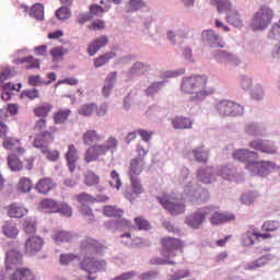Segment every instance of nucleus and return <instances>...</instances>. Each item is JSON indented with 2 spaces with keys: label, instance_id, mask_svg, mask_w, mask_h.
I'll use <instances>...</instances> for the list:
<instances>
[{
  "label": "nucleus",
  "instance_id": "nucleus-55",
  "mask_svg": "<svg viewBox=\"0 0 280 280\" xmlns=\"http://www.w3.org/2000/svg\"><path fill=\"white\" fill-rule=\"evenodd\" d=\"M266 95V91L264 90V85L257 83L254 89L250 91V97L253 100H264V96Z\"/></svg>",
  "mask_w": 280,
  "mask_h": 280
},
{
  "label": "nucleus",
  "instance_id": "nucleus-64",
  "mask_svg": "<svg viewBox=\"0 0 280 280\" xmlns=\"http://www.w3.org/2000/svg\"><path fill=\"white\" fill-rule=\"evenodd\" d=\"M280 228L278 221H266L262 224V231H267V233L275 232Z\"/></svg>",
  "mask_w": 280,
  "mask_h": 280
},
{
  "label": "nucleus",
  "instance_id": "nucleus-44",
  "mask_svg": "<svg viewBox=\"0 0 280 280\" xmlns=\"http://www.w3.org/2000/svg\"><path fill=\"white\" fill-rule=\"evenodd\" d=\"M102 144L105 148L106 152L115 154V152H117V148H119V140H117L114 136H109Z\"/></svg>",
  "mask_w": 280,
  "mask_h": 280
},
{
  "label": "nucleus",
  "instance_id": "nucleus-14",
  "mask_svg": "<svg viewBox=\"0 0 280 280\" xmlns=\"http://www.w3.org/2000/svg\"><path fill=\"white\" fill-rule=\"evenodd\" d=\"M217 176H221L223 180H229V183H243L244 174L237 171V167L232 164L220 165L217 167Z\"/></svg>",
  "mask_w": 280,
  "mask_h": 280
},
{
  "label": "nucleus",
  "instance_id": "nucleus-45",
  "mask_svg": "<svg viewBox=\"0 0 280 280\" xmlns=\"http://www.w3.org/2000/svg\"><path fill=\"white\" fill-rule=\"evenodd\" d=\"M8 165L11 172H21V170H23V162L19 160L16 154H10L8 156Z\"/></svg>",
  "mask_w": 280,
  "mask_h": 280
},
{
  "label": "nucleus",
  "instance_id": "nucleus-13",
  "mask_svg": "<svg viewBox=\"0 0 280 280\" xmlns=\"http://www.w3.org/2000/svg\"><path fill=\"white\" fill-rule=\"evenodd\" d=\"M158 200L171 215H180L182 213H185V201H178V199L172 198L170 195L158 197Z\"/></svg>",
  "mask_w": 280,
  "mask_h": 280
},
{
  "label": "nucleus",
  "instance_id": "nucleus-35",
  "mask_svg": "<svg viewBox=\"0 0 280 280\" xmlns=\"http://www.w3.org/2000/svg\"><path fill=\"white\" fill-rule=\"evenodd\" d=\"M275 259V255L272 254H267L252 262H248L245 266V270H257L258 268H264L269 261H272Z\"/></svg>",
  "mask_w": 280,
  "mask_h": 280
},
{
  "label": "nucleus",
  "instance_id": "nucleus-41",
  "mask_svg": "<svg viewBox=\"0 0 280 280\" xmlns=\"http://www.w3.org/2000/svg\"><path fill=\"white\" fill-rule=\"evenodd\" d=\"M257 240V232L255 230H248L241 236V244L243 246H253Z\"/></svg>",
  "mask_w": 280,
  "mask_h": 280
},
{
  "label": "nucleus",
  "instance_id": "nucleus-62",
  "mask_svg": "<svg viewBox=\"0 0 280 280\" xmlns=\"http://www.w3.org/2000/svg\"><path fill=\"white\" fill-rule=\"evenodd\" d=\"M80 213L88 220V222H94L95 221V215H93V210L89 208L88 206L83 205L80 208Z\"/></svg>",
  "mask_w": 280,
  "mask_h": 280
},
{
  "label": "nucleus",
  "instance_id": "nucleus-37",
  "mask_svg": "<svg viewBox=\"0 0 280 280\" xmlns=\"http://www.w3.org/2000/svg\"><path fill=\"white\" fill-rule=\"evenodd\" d=\"M107 229H110L112 231H126L130 229L131 223L130 221L126 219H117V220H112L106 223Z\"/></svg>",
  "mask_w": 280,
  "mask_h": 280
},
{
  "label": "nucleus",
  "instance_id": "nucleus-8",
  "mask_svg": "<svg viewBox=\"0 0 280 280\" xmlns=\"http://www.w3.org/2000/svg\"><path fill=\"white\" fill-rule=\"evenodd\" d=\"M50 141H54V136L51 132L44 131L35 138L34 148H38L48 161H58V159H60V153L58 151H49L47 148V144Z\"/></svg>",
  "mask_w": 280,
  "mask_h": 280
},
{
  "label": "nucleus",
  "instance_id": "nucleus-21",
  "mask_svg": "<svg viewBox=\"0 0 280 280\" xmlns=\"http://www.w3.org/2000/svg\"><path fill=\"white\" fill-rule=\"evenodd\" d=\"M268 128L262 122L247 121L244 125V132L247 137H266Z\"/></svg>",
  "mask_w": 280,
  "mask_h": 280
},
{
  "label": "nucleus",
  "instance_id": "nucleus-1",
  "mask_svg": "<svg viewBox=\"0 0 280 280\" xmlns=\"http://www.w3.org/2000/svg\"><path fill=\"white\" fill-rule=\"evenodd\" d=\"M179 185L184 189V200L192 202V205H202L210 198L209 190L196 185L194 175L189 173V168L183 167L179 173Z\"/></svg>",
  "mask_w": 280,
  "mask_h": 280
},
{
  "label": "nucleus",
  "instance_id": "nucleus-4",
  "mask_svg": "<svg viewBox=\"0 0 280 280\" xmlns=\"http://www.w3.org/2000/svg\"><path fill=\"white\" fill-rule=\"evenodd\" d=\"M184 246L185 243L176 237L168 236L162 238V256L164 258H154L153 264H156L158 266H164L165 264L168 266H174L176 262L172 259L176 257L178 250L183 253Z\"/></svg>",
  "mask_w": 280,
  "mask_h": 280
},
{
  "label": "nucleus",
  "instance_id": "nucleus-36",
  "mask_svg": "<svg viewBox=\"0 0 280 280\" xmlns=\"http://www.w3.org/2000/svg\"><path fill=\"white\" fill-rule=\"evenodd\" d=\"M77 200L81 205H84V202H108L109 197L106 195H97L96 197H93L86 192H82L77 196Z\"/></svg>",
  "mask_w": 280,
  "mask_h": 280
},
{
  "label": "nucleus",
  "instance_id": "nucleus-43",
  "mask_svg": "<svg viewBox=\"0 0 280 280\" xmlns=\"http://www.w3.org/2000/svg\"><path fill=\"white\" fill-rule=\"evenodd\" d=\"M253 84V77L248 74H241L238 77V86L242 91H252Z\"/></svg>",
  "mask_w": 280,
  "mask_h": 280
},
{
  "label": "nucleus",
  "instance_id": "nucleus-63",
  "mask_svg": "<svg viewBox=\"0 0 280 280\" xmlns=\"http://www.w3.org/2000/svg\"><path fill=\"white\" fill-rule=\"evenodd\" d=\"M115 84H117V71L109 72L104 82L105 86H112L113 89H115Z\"/></svg>",
  "mask_w": 280,
  "mask_h": 280
},
{
  "label": "nucleus",
  "instance_id": "nucleus-2",
  "mask_svg": "<svg viewBox=\"0 0 280 280\" xmlns=\"http://www.w3.org/2000/svg\"><path fill=\"white\" fill-rule=\"evenodd\" d=\"M207 75L192 74L182 78L180 92L184 95H191V102H202L205 97L211 95L213 90H207Z\"/></svg>",
  "mask_w": 280,
  "mask_h": 280
},
{
  "label": "nucleus",
  "instance_id": "nucleus-20",
  "mask_svg": "<svg viewBox=\"0 0 280 280\" xmlns=\"http://www.w3.org/2000/svg\"><path fill=\"white\" fill-rule=\"evenodd\" d=\"M24 54H27V49L23 48L21 50H18L15 52V59L14 63L15 65H27L26 69H40V61L38 59H34L33 56H27L21 58V56H24Z\"/></svg>",
  "mask_w": 280,
  "mask_h": 280
},
{
  "label": "nucleus",
  "instance_id": "nucleus-50",
  "mask_svg": "<svg viewBox=\"0 0 280 280\" xmlns=\"http://www.w3.org/2000/svg\"><path fill=\"white\" fill-rule=\"evenodd\" d=\"M112 5L108 4L106 5L105 8H102L101 5L98 4H92L90 7V14L91 16H103L104 13L108 12L110 10Z\"/></svg>",
  "mask_w": 280,
  "mask_h": 280
},
{
  "label": "nucleus",
  "instance_id": "nucleus-34",
  "mask_svg": "<svg viewBox=\"0 0 280 280\" xmlns=\"http://www.w3.org/2000/svg\"><path fill=\"white\" fill-rule=\"evenodd\" d=\"M108 45V36L102 35L94 39L88 47V54L89 56H95L102 47H106Z\"/></svg>",
  "mask_w": 280,
  "mask_h": 280
},
{
  "label": "nucleus",
  "instance_id": "nucleus-27",
  "mask_svg": "<svg viewBox=\"0 0 280 280\" xmlns=\"http://www.w3.org/2000/svg\"><path fill=\"white\" fill-rule=\"evenodd\" d=\"M232 156L234 161L246 163V165H248V163H253L254 159H257V152L248 149H236L233 151Z\"/></svg>",
  "mask_w": 280,
  "mask_h": 280
},
{
  "label": "nucleus",
  "instance_id": "nucleus-9",
  "mask_svg": "<svg viewBox=\"0 0 280 280\" xmlns=\"http://www.w3.org/2000/svg\"><path fill=\"white\" fill-rule=\"evenodd\" d=\"M214 108L221 117H242L244 115V107L229 100L220 101Z\"/></svg>",
  "mask_w": 280,
  "mask_h": 280
},
{
  "label": "nucleus",
  "instance_id": "nucleus-23",
  "mask_svg": "<svg viewBox=\"0 0 280 280\" xmlns=\"http://www.w3.org/2000/svg\"><path fill=\"white\" fill-rule=\"evenodd\" d=\"M201 40L210 47H224L222 36L211 28L201 32Z\"/></svg>",
  "mask_w": 280,
  "mask_h": 280
},
{
  "label": "nucleus",
  "instance_id": "nucleus-51",
  "mask_svg": "<svg viewBox=\"0 0 280 280\" xmlns=\"http://www.w3.org/2000/svg\"><path fill=\"white\" fill-rule=\"evenodd\" d=\"M104 213L107 218H121V215H124V210L114 206H106L104 208Z\"/></svg>",
  "mask_w": 280,
  "mask_h": 280
},
{
  "label": "nucleus",
  "instance_id": "nucleus-29",
  "mask_svg": "<svg viewBox=\"0 0 280 280\" xmlns=\"http://www.w3.org/2000/svg\"><path fill=\"white\" fill-rule=\"evenodd\" d=\"M78 159H80L78 149L75 145L70 144L68 147V152L66 153V161L71 174H73V172H75V167H78Z\"/></svg>",
  "mask_w": 280,
  "mask_h": 280
},
{
  "label": "nucleus",
  "instance_id": "nucleus-53",
  "mask_svg": "<svg viewBox=\"0 0 280 280\" xmlns=\"http://www.w3.org/2000/svg\"><path fill=\"white\" fill-rule=\"evenodd\" d=\"M96 109L97 105L93 103L84 104L79 108V115H82L83 117H91Z\"/></svg>",
  "mask_w": 280,
  "mask_h": 280
},
{
  "label": "nucleus",
  "instance_id": "nucleus-59",
  "mask_svg": "<svg viewBox=\"0 0 280 280\" xmlns=\"http://www.w3.org/2000/svg\"><path fill=\"white\" fill-rule=\"evenodd\" d=\"M55 16L59 19V21H67L71 16V10L68 7H61L55 12Z\"/></svg>",
  "mask_w": 280,
  "mask_h": 280
},
{
  "label": "nucleus",
  "instance_id": "nucleus-30",
  "mask_svg": "<svg viewBox=\"0 0 280 280\" xmlns=\"http://www.w3.org/2000/svg\"><path fill=\"white\" fill-rule=\"evenodd\" d=\"M21 8L24 9V12H28L32 19H36V21H44L45 20V7L40 3H35L31 9L22 4Z\"/></svg>",
  "mask_w": 280,
  "mask_h": 280
},
{
  "label": "nucleus",
  "instance_id": "nucleus-38",
  "mask_svg": "<svg viewBox=\"0 0 280 280\" xmlns=\"http://www.w3.org/2000/svg\"><path fill=\"white\" fill-rule=\"evenodd\" d=\"M2 233L5 237L14 240V237L19 235V228H16V223H14V221H5L2 225Z\"/></svg>",
  "mask_w": 280,
  "mask_h": 280
},
{
  "label": "nucleus",
  "instance_id": "nucleus-19",
  "mask_svg": "<svg viewBox=\"0 0 280 280\" xmlns=\"http://www.w3.org/2000/svg\"><path fill=\"white\" fill-rule=\"evenodd\" d=\"M151 69L152 66H150L148 62L136 61L129 68L126 75L128 80H137L138 78H141V75H145V73H149Z\"/></svg>",
  "mask_w": 280,
  "mask_h": 280
},
{
  "label": "nucleus",
  "instance_id": "nucleus-57",
  "mask_svg": "<svg viewBox=\"0 0 280 280\" xmlns=\"http://www.w3.org/2000/svg\"><path fill=\"white\" fill-rule=\"evenodd\" d=\"M110 178L109 186L119 191V189H121V177H119V173H117V171H112Z\"/></svg>",
  "mask_w": 280,
  "mask_h": 280
},
{
  "label": "nucleus",
  "instance_id": "nucleus-10",
  "mask_svg": "<svg viewBox=\"0 0 280 280\" xmlns=\"http://www.w3.org/2000/svg\"><path fill=\"white\" fill-rule=\"evenodd\" d=\"M245 168L252 176H268L272 172H277L279 166L270 161H253L245 165Z\"/></svg>",
  "mask_w": 280,
  "mask_h": 280
},
{
  "label": "nucleus",
  "instance_id": "nucleus-52",
  "mask_svg": "<svg viewBox=\"0 0 280 280\" xmlns=\"http://www.w3.org/2000/svg\"><path fill=\"white\" fill-rule=\"evenodd\" d=\"M112 58H115V52H106L104 55H101L94 60V67L96 69H100V67H104L108 60H112Z\"/></svg>",
  "mask_w": 280,
  "mask_h": 280
},
{
  "label": "nucleus",
  "instance_id": "nucleus-3",
  "mask_svg": "<svg viewBox=\"0 0 280 280\" xmlns=\"http://www.w3.org/2000/svg\"><path fill=\"white\" fill-rule=\"evenodd\" d=\"M21 264H23V254L19 249L7 252V269L12 270V268H15V271L10 277H5L3 272H0V280H36V276H34L30 268L19 267Z\"/></svg>",
  "mask_w": 280,
  "mask_h": 280
},
{
  "label": "nucleus",
  "instance_id": "nucleus-42",
  "mask_svg": "<svg viewBox=\"0 0 280 280\" xmlns=\"http://www.w3.org/2000/svg\"><path fill=\"white\" fill-rule=\"evenodd\" d=\"M40 208L45 211H50L51 213H58V209H60V203H58L54 199H43L40 201Z\"/></svg>",
  "mask_w": 280,
  "mask_h": 280
},
{
  "label": "nucleus",
  "instance_id": "nucleus-40",
  "mask_svg": "<svg viewBox=\"0 0 280 280\" xmlns=\"http://www.w3.org/2000/svg\"><path fill=\"white\" fill-rule=\"evenodd\" d=\"M52 187L54 182L50 178H43L36 184L35 189L39 194H49Z\"/></svg>",
  "mask_w": 280,
  "mask_h": 280
},
{
  "label": "nucleus",
  "instance_id": "nucleus-39",
  "mask_svg": "<svg viewBox=\"0 0 280 280\" xmlns=\"http://www.w3.org/2000/svg\"><path fill=\"white\" fill-rule=\"evenodd\" d=\"M8 215L10 218H23V215H27V210L21 203H12L9 207Z\"/></svg>",
  "mask_w": 280,
  "mask_h": 280
},
{
  "label": "nucleus",
  "instance_id": "nucleus-5",
  "mask_svg": "<svg viewBox=\"0 0 280 280\" xmlns=\"http://www.w3.org/2000/svg\"><path fill=\"white\" fill-rule=\"evenodd\" d=\"M275 19V9L268 4H262L250 19L249 27L252 32H266L272 25Z\"/></svg>",
  "mask_w": 280,
  "mask_h": 280
},
{
  "label": "nucleus",
  "instance_id": "nucleus-6",
  "mask_svg": "<svg viewBox=\"0 0 280 280\" xmlns=\"http://www.w3.org/2000/svg\"><path fill=\"white\" fill-rule=\"evenodd\" d=\"M212 3H215L218 12H226L225 21L233 27L242 30L244 27V20L240 11L233 7L231 0H212Z\"/></svg>",
  "mask_w": 280,
  "mask_h": 280
},
{
  "label": "nucleus",
  "instance_id": "nucleus-47",
  "mask_svg": "<svg viewBox=\"0 0 280 280\" xmlns=\"http://www.w3.org/2000/svg\"><path fill=\"white\" fill-rule=\"evenodd\" d=\"M144 5H145V2L143 0H129L126 3V10L127 12H130V13L139 12V10H143Z\"/></svg>",
  "mask_w": 280,
  "mask_h": 280
},
{
  "label": "nucleus",
  "instance_id": "nucleus-11",
  "mask_svg": "<svg viewBox=\"0 0 280 280\" xmlns=\"http://www.w3.org/2000/svg\"><path fill=\"white\" fill-rule=\"evenodd\" d=\"M212 58L219 65H224L225 67H233L234 69L242 65V58H240V56L222 49L213 50Z\"/></svg>",
  "mask_w": 280,
  "mask_h": 280
},
{
  "label": "nucleus",
  "instance_id": "nucleus-58",
  "mask_svg": "<svg viewBox=\"0 0 280 280\" xmlns=\"http://www.w3.org/2000/svg\"><path fill=\"white\" fill-rule=\"evenodd\" d=\"M50 112H51V105L47 103L34 109L36 117H47V115H49Z\"/></svg>",
  "mask_w": 280,
  "mask_h": 280
},
{
  "label": "nucleus",
  "instance_id": "nucleus-15",
  "mask_svg": "<svg viewBox=\"0 0 280 280\" xmlns=\"http://www.w3.org/2000/svg\"><path fill=\"white\" fill-rule=\"evenodd\" d=\"M81 255H85L89 257L91 255H100L104 250V246H102L97 241L92 237H85L81 241Z\"/></svg>",
  "mask_w": 280,
  "mask_h": 280
},
{
  "label": "nucleus",
  "instance_id": "nucleus-25",
  "mask_svg": "<svg viewBox=\"0 0 280 280\" xmlns=\"http://www.w3.org/2000/svg\"><path fill=\"white\" fill-rule=\"evenodd\" d=\"M145 170V160L143 158H133L129 162L128 178H139Z\"/></svg>",
  "mask_w": 280,
  "mask_h": 280
},
{
  "label": "nucleus",
  "instance_id": "nucleus-32",
  "mask_svg": "<svg viewBox=\"0 0 280 280\" xmlns=\"http://www.w3.org/2000/svg\"><path fill=\"white\" fill-rule=\"evenodd\" d=\"M82 141L84 145H93V143H100L101 141H104V136L100 135L97 130L90 129L85 131L82 136Z\"/></svg>",
  "mask_w": 280,
  "mask_h": 280
},
{
  "label": "nucleus",
  "instance_id": "nucleus-46",
  "mask_svg": "<svg viewBox=\"0 0 280 280\" xmlns=\"http://www.w3.org/2000/svg\"><path fill=\"white\" fill-rule=\"evenodd\" d=\"M163 86H165V81L153 82L147 88L145 95H148V97H154Z\"/></svg>",
  "mask_w": 280,
  "mask_h": 280
},
{
  "label": "nucleus",
  "instance_id": "nucleus-31",
  "mask_svg": "<svg viewBox=\"0 0 280 280\" xmlns=\"http://www.w3.org/2000/svg\"><path fill=\"white\" fill-rule=\"evenodd\" d=\"M73 240H75V234H73V232L57 230L52 234V241L55 244H65L73 242Z\"/></svg>",
  "mask_w": 280,
  "mask_h": 280
},
{
  "label": "nucleus",
  "instance_id": "nucleus-18",
  "mask_svg": "<svg viewBox=\"0 0 280 280\" xmlns=\"http://www.w3.org/2000/svg\"><path fill=\"white\" fill-rule=\"evenodd\" d=\"M249 148L262 154H277V144L272 140L256 139L249 142Z\"/></svg>",
  "mask_w": 280,
  "mask_h": 280
},
{
  "label": "nucleus",
  "instance_id": "nucleus-7",
  "mask_svg": "<svg viewBox=\"0 0 280 280\" xmlns=\"http://www.w3.org/2000/svg\"><path fill=\"white\" fill-rule=\"evenodd\" d=\"M212 211H213V206L199 208L186 215L185 224L189 226V229H194L195 231H198V229H200V226L205 224L207 217L211 215Z\"/></svg>",
  "mask_w": 280,
  "mask_h": 280
},
{
  "label": "nucleus",
  "instance_id": "nucleus-24",
  "mask_svg": "<svg viewBox=\"0 0 280 280\" xmlns=\"http://www.w3.org/2000/svg\"><path fill=\"white\" fill-rule=\"evenodd\" d=\"M43 246H45V241L39 236H31L26 240L25 243V252L26 255L34 256L37 253L43 250Z\"/></svg>",
  "mask_w": 280,
  "mask_h": 280
},
{
  "label": "nucleus",
  "instance_id": "nucleus-22",
  "mask_svg": "<svg viewBox=\"0 0 280 280\" xmlns=\"http://www.w3.org/2000/svg\"><path fill=\"white\" fill-rule=\"evenodd\" d=\"M197 178L205 185H211L218 179V168L215 167H201L197 171Z\"/></svg>",
  "mask_w": 280,
  "mask_h": 280
},
{
  "label": "nucleus",
  "instance_id": "nucleus-26",
  "mask_svg": "<svg viewBox=\"0 0 280 280\" xmlns=\"http://www.w3.org/2000/svg\"><path fill=\"white\" fill-rule=\"evenodd\" d=\"M186 156L188 159H195L197 163H207L209 160V149H207L205 144H200L191 151H186Z\"/></svg>",
  "mask_w": 280,
  "mask_h": 280
},
{
  "label": "nucleus",
  "instance_id": "nucleus-28",
  "mask_svg": "<svg viewBox=\"0 0 280 280\" xmlns=\"http://www.w3.org/2000/svg\"><path fill=\"white\" fill-rule=\"evenodd\" d=\"M218 208L213 207L212 212L210 213V222L214 226H218L220 224H224V222H231L235 220V215L226 212H220L217 210Z\"/></svg>",
  "mask_w": 280,
  "mask_h": 280
},
{
  "label": "nucleus",
  "instance_id": "nucleus-16",
  "mask_svg": "<svg viewBox=\"0 0 280 280\" xmlns=\"http://www.w3.org/2000/svg\"><path fill=\"white\" fill-rule=\"evenodd\" d=\"M108 151H106L103 143H96L90 145L84 152V162L85 163H95L101 156H106Z\"/></svg>",
  "mask_w": 280,
  "mask_h": 280
},
{
  "label": "nucleus",
  "instance_id": "nucleus-17",
  "mask_svg": "<svg viewBox=\"0 0 280 280\" xmlns=\"http://www.w3.org/2000/svg\"><path fill=\"white\" fill-rule=\"evenodd\" d=\"M130 186L126 188L125 190V198L127 200H137L141 194H143V185L141 184V179L139 177H129Z\"/></svg>",
  "mask_w": 280,
  "mask_h": 280
},
{
  "label": "nucleus",
  "instance_id": "nucleus-61",
  "mask_svg": "<svg viewBox=\"0 0 280 280\" xmlns=\"http://www.w3.org/2000/svg\"><path fill=\"white\" fill-rule=\"evenodd\" d=\"M80 213L88 220V222H94L95 221V215H93V210L89 208L88 206L83 205L80 208Z\"/></svg>",
  "mask_w": 280,
  "mask_h": 280
},
{
  "label": "nucleus",
  "instance_id": "nucleus-56",
  "mask_svg": "<svg viewBox=\"0 0 280 280\" xmlns=\"http://www.w3.org/2000/svg\"><path fill=\"white\" fill-rule=\"evenodd\" d=\"M18 189L19 191H22V194L30 192L32 190V180L27 177L20 178Z\"/></svg>",
  "mask_w": 280,
  "mask_h": 280
},
{
  "label": "nucleus",
  "instance_id": "nucleus-60",
  "mask_svg": "<svg viewBox=\"0 0 280 280\" xmlns=\"http://www.w3.org/2000/svg\"><path fill=\"white\" fill-rule=\"evenodd\" d=\"M257 200V192H245L241 197L242 205H253Z\"/></svg>",
  "mask_w": 280,
  "mask_h": 280
},
{
  "label": "nucleus",
  "instance_id": "nucleus-33",
  "mask_svg": "<svg viewBox=\"0 0 280 280\" xmlns=\"http://www.w3.org/2000/svg\"><path fill=\"white\" fill-rule=\"evenodd\" d=\"M172 126L175 130H191L194 128V120L188 117L178 116L173 118Z\"/></svg>",
  "mask_w": 280,
  "mask_h": 280
},
{
  "label": "nucleus",
  "instance_id": "nucleus-48",
  "mask_svg": "<svg viewBox=\"0 0 280 280\" xmlns=\"http://www.w3.org/2000/svg\"><path fill=\"white\" fill-rule=\"evenodd\" d=\"M100 184V176L93 171H88L84 175V185L88 187H95V185Z\"/></svg>",
  "mask_w": 280,
  "mask_h": 280
},
{
  "label": "nucleus",
  "instance_id": "nucleus-12",
  "mask_svg": "<svg viewBox=\"0 0 280 280\" xmlns=\"http://www.w3.org/2000/svg\"><path fill=\"white\" fill-rule=\"evenodd\" d=\"M79 268L84 270V272H88V275L102 272L106 270V260L97 259L93 255L84 256V258L79 262Z\"/></svg>",
  "mask_w": 280,
  "mask_h": 280
},
{
  "label": "nucleus",
  "instance_id": "nucleus-54",
  "mask_svg": "<svg viewBox=\"0 0 280 280\" xmlns=\"http://www.w3.org/2000/svg\"><path fill=\"white\" fill-rule=\"evenodd\" d=\"M69 115H71V109H60L55 114V124H65L67 119H69Z\"/></svg>",
  "mask_w": 280,
  "mask_h": 280
},
{
  "label": "nucleus",
  "instance_id": "nucleus-49",
  "mask_svg": "<svg viewBox=\"0 0 280 280\" xmlns=\"http://www.w3.org/2000/svg\"><path fill=\"white\" fill-rule=\"evenodd\" d=\"M23 229L27 234L36 233V218L27 217L24 220Z\"/></svg>",
  "mask_w": 280,
  "mask_h": 280
}]
</instances>
